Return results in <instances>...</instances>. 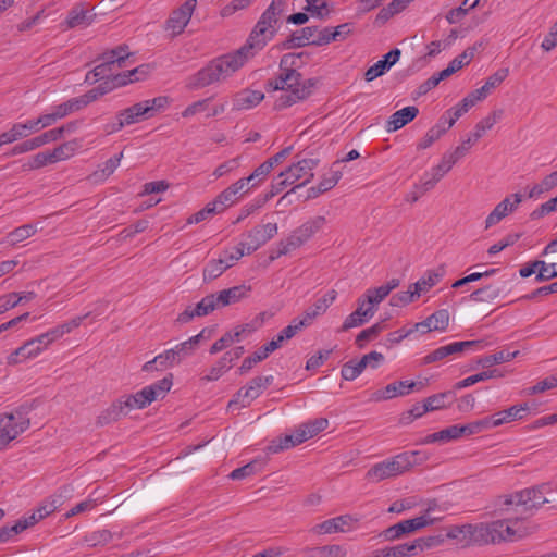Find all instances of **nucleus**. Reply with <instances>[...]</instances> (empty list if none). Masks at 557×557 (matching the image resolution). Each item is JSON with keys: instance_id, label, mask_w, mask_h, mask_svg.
<instances>
[{"instance_id": "obj_8", "label": "nucleus", "mask_w": 557, "mask_h": 557, "mask_svg": "<svg viewBox=\"0 0 557 557\" xmlns=\"http://www.w3.org/2000/svg\"><path fill=\"white\" fill-rule=\"evenodd\" d=\"M128 57L129 52L126 45L103 52L99 58L100 63L86 75V81L111 79L112 88L117 87L115 76L122 75V73H117V70L125 64Z\"/></svg>"}, {"instance_id": "obj_58", "label": "nucleus", "mask_w": 557, "mask_h": 557, "mask_svg": "<svg viewBox=\"0 0 557 557\" xmlns=\"http://www.w3.org/2000/svg\"><path fill=\"white\" fill-rule=\"evenodd\" d=\"M448 398H450V399L454 398V394L451 392H444V393H438V394L432 395V396L425 398L424 403H425L426 409H429V411H434V410H440V409L447 407L446 400Z\"/></svg>"}, {"instance_id": "obj_2", "label": "nucleus", "mask_w": 557, "mask_h": 557, "mask_svg": "<svg viewBox=\"0 0 557 557\" xmlns=\"http://www.w3.org/2000/svg\"><path fill=\"white\" fill-rule=\"evenodd\" d=\"M172 384V374H169L162 380L144 387L135 394L120 397L98 416L97 423L99 425H106L113 421H117L134 409L146 408L152 401L164 398L171 389Z\"/></svg>"}, {"instance_id": "obj_10", "label": "nucleus", "mask_w": 557, "mask_h": 557, "mask_svg": "<svg viewBox=\"0 0 557 557\" xmlns=\"http://www.w3.org/2000/svg\"><path fill=\"white\" fill-rule=\"evenodd\" d=\"M326 225V219L318 215L298 226L285 242L282 243L281 253L286 255L307 243L313 235Z\"/></svg>"}, {"instance_id": "obj_32", "label": "nucleus", "mask_w": 557, "mask_h": 557, "mask_svg": "<svg viewBox=\"0 0 557 557\" xmlns=\"http://www.w3.org/2000/svg\"><path fill=\"white\" fill-rule=\"evenodd\" d=\"M33 133L29 120H26L25 122H17L12 124L8 131L0 134V143L2 141L5 143V145H9L26 138Z\"/></svg>"}, {"instance_id": "obj_12", "label": "nucleus", "mask_w": 557, "mask_h": 557, "mask_svg": "<svg viewBox=\"0 0 557 557\" xmlns=\"http://www.w3.org/2000/svg\"><path fill=\"white\" fill-rule=\"evenodd\" d=\"M434 519L428 515L416 517L413 519L403 520L383 530L379 536L388 542H394L403 539L405 535L421 530L428 525L433 524Z\"/></svg>"}, {"instance_id": "obj_35", "label": "nucleus", "mask_w": 557, "mask_h": 557, "mask_svg": "<svg viewBox=\"0 0 557 557\" xmlns=\"http://www.w3.org/2000/svg\"><path fill=\"white\" fill-rule=\"evenodd\" d=\"M37 231V224H24L8 233L2 243L9 246H15L35 235Z\"/></svg>"}, {"instance_id": "obj_21", "label": "nucleus", "mask_w": 557, "mask_h": 557, "mask_svg": "<svg viewBox=\"0 0 557 557\" xmlns=\"http://www.w3.org/2000/svg\"><path fill=\"white\" fill-rule=\"evenodd\" d=\"M255 187L248 177H242L222 190L216 197L218 202L223 205L225 209L236 203L244 195L248 194Z\"/></svg>"}, {"instance_id": "obj_3", "label": "nucleus", "mask_w": 557, "mask_h": 557, "mask_svg": "<svg viewBox=\"0 0 557 557\" xmlns=\"http://www.w3.org/2000/svg\"><path fill=\"white\" fill-rule=\"evenodd\" d=\"M252 58L242 48L212 59L186 81L190 90L201 89L212 84L222 83L231 78Z\"/></svg>"}, {"instance_id": "obj_13", "label": "nucleus", "mask_w": 557, "mask_h": 557, "mask_svg": "<svg viewBox=\"0 0 557 557\" xmlns=\"http://www.w3.org/2000/svg\"><path fill=\"white\" fill-rule=\"evenodd\" d=\"M337 293L334 289L329 290L322 297H319L310 305L301 315L293 319L294 323L300 329L310 326L314 320L323 315L330 306L335 301Z\"/></svg>"}, {"instance_id": "obj_48", "label": "nucleus", "mask_w": 557, "mask_h": 557, "mask_svg": "<svg viewBox=\"0 0 557 557\" xmlns=\"http://www.w3.org/2000/svg\"><path fill=\"white\" fill-rule=\"evenodd\" d=\"M84 540L88 547L104 546L113 540V534L107 529H101L86 534Z\"/></svg>"}, {"instance_id": "obj_30", "label": "nucleus", "mask_w": 557, "mask_h": 557, "mask_svg": "<svg viewBox=\"0 0 557 557\" xmlns=\"http://www.w3.org/2000/svg\"><path fill=\"white\" fill-rule=\"evenodd\" d=\"M419 113V109L416 106L405 107L394 112L386 122L387 132H396L410 123Z\"/></svg>"}, {"instance_id": "obj_44", "label": "nucleus", "mask_w": 557, "mask_h": 557, "mask_svg": "<svg viewBox=\"0 0 557 557\" xmlns=\"http://www.w3.org/2000/svg\"><path fill=\"white\" fill-rule=\"evenodd\" d=\"M149 74V65L143 64L131 71L122 73V75L115 76V85H126L128 83L140 81L143 77Z\"/></svg>"}, {"instance_id": "obj_64", "label": "nucleus", "mask_w": 557, "mask_h": 557, "mask_svg": "<svg viewBox=\"0 0 557 557\" xmlns=\"http://www.w3.org/2000/svg\"><path fill=\"white\" fill-rule=\"evenodd\" d=\"M557 211V196L550 198L546 202L542 203L539 208L533 210L530 214L532 220H539Z\"/></svg>"}, {"instance_id": "obj_33", "label": "nucleus", "mask_w": 557, "mask_h": 557, "mask_svg": "<svg viewBox=\"0 0 557 557\" xmlns=\"http://www.w3.org/2000/svg\"><path fill=\"white\" fill-rule=\"evenodd\" d=\"M147 109L143 101L137 102L134 106L120 111L116 114V120H122L125 126L138 123L140 121L150 119Z\"/></svg>"}, {"instance_id": "obj_56", "label": "nucleus", "mask_w": 557, "mask_h": 557, "mask_svg": "<svg viewBox=\"0 0 557 557\" xmlns=\"http://www.w3.org/2000/svg\"><path fill=\"white\" fill-rule=\"evenodd\" d=\"M447 131V127L441 126V124H436L426 132L425 136L419 143L418 148H429L433 143L438 140Z\"/></svg>"}, {"instance_id": "obj_55", "label": "nucleus", "mask_w": 557, "mask_h": 557, "mask_svg": "<svg viewBox=\"0 0 557 557\" xmlns=\"http://www.w3.org/2000/svg\"><path fill=\"white\" fill-rule=\"evenodd\" d=\"M61 505L60 497L51 496L45 500H42L36 509L37 517L41 520L54 512Z\"/></svg>"}, {"instance_id": "obj_15", "label": "nucleus", "mask_w": 557, "mask_h": 557, "mask_svg": "<svg viewBox=\"0 0 557 557\" xmlns=\"http://www.w3.org/2000/svg\"><path fill=\"white\" fill-rule=\"evenodd\" d=\"M504 114V111L502 109H495L493 110L487 116L479 121L474 129L467 139H465L459 146L456 148H462V156L465 157L468 151L471 149L473 145H475L479 139L487 132L490 131L498 121L502 120Z\"/></svg>"}, {"instance_id": "obj_24", "label": "nucleus", "mask_w": 557, "mask_h": 557, "mask_svg": "<svg viewBox=\"0 0 557 557\" xmlns=\"http://www.w3.org/2000/svg\"><path fill=\"white\" fill-rule=\"evenodd\" d=\"M416 385L417 384L414 382H409V381L393 382V383L386 385L385 387L372 393L371 400L383 401V400L392 399L394 397L409 395L413 391Z\"/></svg>"}, {"instance_id": "obj_61", "label": "nucleus", "mask_w": 557, "mask_h": 557, "mask_svg": "<svg viewBox=\"0 0 557 557\" xmlns=\"http://www.w3.org/2000/svg\"><path fill=\"white\" fill-rule=\"evenodd\" d=\"M213 100V97H208L205 99H200L187 106L182 112V116L185 119L191 117L198 113L207 112L209 110V104Z\"/></svg>"}, {"instance_id": "obj_9", "label": "nucleus", "mask_w": 557, "mask_h": 557, "mask_svg": "<svg viewBox=\"0 0 557 557\" xmlns=\"http://www.w3.org/2000/svg\"><path fill=\"white\" fill-rule=\"evenodd\" d=\"M30 420L22 410H14L0 414V451L7 449L9 445L22 433L28 430Z\"/></svg>"}, {"instance_id": "obj_53", "label": "nucleus", "mask_w": 557, "mask_h": 557, "mask_svg": "<svg viewBox=\"0 0 557 557\" xmlns=\"http://www.w3.org/2000/svg\"><path fill=\"white\" fill-rule=\"evenodd\" d=\"M49 110L52 112L57 121L79 111L74 98L69 99L63 103L52 106Z\"/></svg>"}, {"instance_id": "obj_18", "label": "nucleus", "mask_w": 557, "mask_h": 557, "mask_svg": "<svg viewBox=\"0 0 557 557\" xmlns=\"http://www.w3.org/2000/svg\"><path fill=\"white\" fill-rule=\"evenodd\" d=\"M522 202V196L518 193L511 194L503 199L485 219V228L498 224L503 219L515 212Z\"/></svg>"}, {"instance_id": "obj_17", "label": "nucleus", "mask_w": 557, "mask_h": 557, "mask_svg": "<svg viewBox=\"0 0 557 557\" xmlns=\"http://www.w3.org/2000/svg\"><path fill=\"white\" fill-rule=\"evenodd\" d=\"M277 234L276 223H267L253 227L246 236V239L242 242L246 247L247 255L252 253L268 240L273 238Z\"/></svg>"}, {"instance_id": "obj_19", "label": "nucleus", "mask_w": 557, "mask_h": 557, "mask_svg": "<svg viewBox=\"0 0 557 557\" xmlns=\"http://www.w3.org/2000/svg\"><path fill=\"white\" fill-rule=\"evenodd\" d=\"M275 34L270 28L255 25L242 48L253 58L274 38Z\"/></svg>"}, {"instance_id": "obj_22", "label": "nucleus", "mask_w": 557, "mask_h": 557, "mask_svg": "<svg viewBox=\"0 0 557 557\" xmlns=\"http://www.w3.org/2000/svg\"><path fill=\"white\" fill-rule=\"evenodd\" d=\"M481 342L479 341H465V342H454L445 346H441L435 350L431 351L422 359V364H430L440 360H443L451 355L460 354L465 349L479 346Z\"/></svg>"}, {"instance_id": "obj_43", "label": "nucleus", "mask_w": 557, "mask_h": 557, "mask_svg": "<svg viewBox=\"0 0 557 557\" xmlns=\"http://www.w3.org/2000/svg\"><path fill=\"white\" fill-rule=\"evenodd\" d=\"M228 357L223 355L209 370L208 373L202 376V381L213 382L219 380L223 374H225L228 370L232 369V363L230 362Z\"/></svg>"}, {"instance_id": "obj_11", "label": "nucleus", "mask_w": 557, "mask_h": 557, "mask_svg": "<svg viewBox=\"0 0 557 557\" xmlns=\"http://www.w3.org/2000/svg\"><path fill=\"white\" fill-rule=\"evenodd\" d=\"M274 381L273 375L256 376L251 379L246 386L239 388L234 397L228 401V408L239 406L248 407L257 399Z\"/></svg>"}, {"instance_id": "obj_63", "label": "nucleus", "mask_w": 557, "mask_h": 557, "mask_svg": "<svg viewBox=\"0 0 557 557\" xmlns=\"http://www.w3.org/2000/svg\"><path fill=\"white\" fill-rule=\"evenodd\" d=\"M271 172L272 170L270 169V164H267L265 162L257 166L253 172L247 176L251 183V187H259Z\"/></svg>"}, {"instance_id": "obj_31", "label": "nucleus", "mask_w": 557, "mask_h": 557, "mask_svg": "<svg viewBox=\"0 0 557 557\" xmlns=\"http://www.w3.org/2000/svg\"><path fill=\"white\" fill-rule=\"evenodd\" d=\"M306 441L307 440L301 429H297L292 434H285L284 436L273 440L268 446L267 450L269 454H277L282 450L297 446Z\"/></svg>"}, {"instance_id": "obj_1", "label": "nucleus", "mask_w": 557, "mask_h": 557, "mask_svg": "<svg viewBox=\"0 0 557 557\" xmlns=\"http://www.w3.org/2000/svg\"><path fill=\"white\" fill-rule=\"evenodd\" d=\"M549 490L547 484L537 487L525 488L504 499L502 511L504 518L490 523H480L472 532L476 541L483 543H499L502 541H515L535 530L534 525L527 522L534 510L549 500L544 494Z\"/></svg>"}, {"instance_id": "obj_47", "label": "nucleus", "mask_w": 557, "mask_h": 557, "mask_svg": "<svg viewBox=\"0 0 557 557\" xmlns=\"http://www.w3.org/2000/svg\"><path fill=\"white\" fill-rule=\"evenodd\" d=\"M444 176L445 174L434 166L430 171H426L419 181L421 193L432 190Z\"/></svg>"}, {"instance_id": "obj_36", "label": "nucleus", "mask_w": 557, "mask_h": 557, "mask_svg": "<svg viewBox=\"0 0 557 557\" xmlns=\"http://www.w3.org/2000/svg\"><path fill=\"white\" fill-rule=\"evenodd\" d=\"M503 293V288L496 284H488L482 288L472 292L469 295V301L472 302H492Z\"/></svg>"}, {"instance_id": "obj_46", "label": "nucleus", "mask_w": 557, "mask_h": 557, "mask_svg": "<svg viewBox=\"0 0 557 557\" xmlns=\"http://www.w3.org/2000/svg\"><path fill=\"white\" fill-rule=\"evenodd\" d=\"M444 176L445 174L434 166L430 171H426L419 181L421 193L432 190Z\"/></svg>"}, {"instance_id": "obj_49", "label": "nucleus", "mask_w": 557, "mask_h": 557, "mask_svg": "<svg viewBox=\"0 0 557 557\" xmlns=\"http://www.w3.org/2000/svg\"><path fill=\"white\" fill-rule=\"evenodd\" d=\"M245 255H247L246 247L243 243H239L237 246L221 252L219 257L222 259L225 267L230 269Z\"/></svg>"}, {"instance_id": "obj_14", "label": "nucleus", "mask_w": 557, "mask_h": 557, "mask_svg": "<svg viewBox=\"0 0 557 557\" xmlns=\"http://www.w3.org/2000/svg\"><path fill=\"white\" fill-rule=\"evenodd\" d=\"M197 7V0H186L178 8L174 9L165 21V30L173 37L181 35L188 25Z\"/></svg>"}, {"instance_id": "obj_5", "label": "nucleus", "mask_w": 557, "mask_h": 557, "mask_svg": "<svg viewBox=\"0 0 557 557\" xmlns=\"http://www.w3.org/2000/svg\"><path fill=\"white\" fill-rule=\"evenodd\" d=\"M398 286L399 280L392 278L384 285H381L376 288L367 289L366 294L358 298L357 309L351 312L343 322L342 331H347L349 329L364 324L374 315L376 306Z\"/></svg>"}, {"instance_id": "obj_7", "label": "nucleus", "mask_w": 557, "mask_h": 557, "mask_svg": "<svg viewBox=\"0 0 557 557\" xmlns=\"http://www.w3.org/2000/svg\"><path fill=\"white\" fill-rule=\"evenodd\" d=\"M269 85L274 90L282 91L275 102L278 109L290 107L310 95V86L307 85V82L301 81L297 71H280L278 75L269 82Z\"/></svg>"}, {"instance_id": "obj_62", "label": "nucleus", "mask_w": 557, "mask_h": 557, "mask_svg": "<svg viewBox=\"0 0 557 557\" xmlns=\"http://www.w3.org/2000/svg\"><path fill=\"white\" fill-rule=\"evenodd\" d=\"M386 557H411L414 556V545L410 543L397 544L385 547Z\"/></svg>"}, {"instance_id": "obj_34", "label": "nucleus", "mask_w": 557, "mask_h": 557, "mask_svg": "<svg viewBox=\"0 0 557 557\" xmlns=\"http://www.w3.org/2000/svg\"><path fill=\"white\" fill-rule=\"evenodd\" d=\"M318 27L307 26L294 32L289 41L296 47H305L308 45L318 46V44L323 42L322 40H318Z\"/></svg>"}, {"instance_id": "obj_60", "label": "nucleus", "mask_w": 557, "mask_h": 557, "mask_svg": "<svg viewBox=\"0 0 557 557\" xmlns=\"http://www.w3.org/2000/svg\"><path fill=\"white\" fill-rule=\"evenodd\" d=\"M240 160H242L240 157H235V158L226 160L225 162L221 163L220 165H218L214 169L212 175L215 178H220L224 175L236 172L240 166Z\"/></svg>"}, {"instance_id": "obj_52", "label": "nucleus", "mask_w": 557, "mask_h": 557, "mask_svg": "<svg viewBox=\"0 0 557 557\" xmlns=\"http://www.w3.org/2000/svg\"><path fill=\"white\" fill-rule=\"evenodd\" d=\"M110 89H112V87L99 86L97 88L89 90L88 92H86L83 96L75 97L74 100H75L78 109L82 110L85 107H87L89 103L96 101L99 96H102L106 92H108Z\"/></svg>"}, {"instance_id": "obj_26", "label": "nucleus", "mask_w": 557, "mask_h": 557, "mask_svg": "<svg viewBox=\"0 0 557 557\" xmlns=\"http://www.w3.org/2000/svg\"><path fill=\"white\" fill-rule=\"evenodd\" d=\"M264 99L261 90L243 89L232 98V109L235 111L250 110Z\"/></svg>"}, {"instance_id": "obj_29", "label": "nucleus", "mask_w": 557, "mask_h": 557, "mask_svg": "<svg viewBox=\"0 0 557 557\" xmlns=\"http://www.w3.org/2000/svg\"><path fill=\"white\" fill-rule=\"evenodd\" d=\"M528 411L529 406L527 404H521L512 406L506 410L498 411L487 417V419L492 429L511 421L521 420Z\"/></svg>"}, {"instance_id": "obj_50", "label": "nucleus", "mask_w": 557, "mask_h": 557, "mask_svg": "<svg viewBox=\"0 0 557 557\" xmlns=\"http://www.w3.org/2000/svg\"><path fill=\"white\" fill-rule=\"evenodd\" d=\"M431 331H445L449 324V313L445 309L435 311L426 318Z\"/></svg>"}, {"instance_id": "obj_57", "label": "nucleus", "mask_w": 557, "mask_h": 557, "mask_svg": "<svg viewBox=\"0 0 557 557\" xmlns=\"http://www.w3.org/2000/svg\"><path fill=\"white\" fill-rule=\"evenodd\" d=\"M519 351H507V350H500L495 354L485 356L481 362L484 367H491L493 364H498L503 362H507L512 360L518 356Z\"/></svg>"}, {"instance_id": "obj_23", "label": "nucleus", "mask_w": 557, "mask_h": 557, "mask_svg": "<svg viewBox=\"0 0 557 557\" xmlns=\"http://www.w3.org/2000/svg\"><path fill=\"white\" fill-rule=\"evenodd\" d=\"M95 18L96 14L91 10L86 9L83 4H76L69 11L61 27L63 30L77 27L86 28L95 22Z\"/></svg>"}, {"instance_id": "obj_39", "label": "nucleus", "mask_w": 557, "mask_h": 557, "mask_svg": "<svg viewBox=\"0 0 557 557\" xmlns=\"http://www.w3.org/2000/svg\"><path fill=\"white\" fill-rule=\"evenodd\" d=\"M224 210L225 207L218 202V197H215L211 202H208L203 209L190 215L187 220V223L198 224L205 221L209 215L223 212Z\"/></svg>"}, {"instance_id": "obj_25", "label": "nucleus", "mask_w": 557, "mask_h": 557, "mask_svg": "<svg viewBox=\"0 0 557 557\" xmlns=\"http://www.w3.org/2000/svg\"><path fill=\"white\" fill-rule=\"evenodd\" d=\"M286 0H272L270 5L261 14L256 25L267 27L277 33V23L286 9Z\"/></svg>"}, {"instance_id": "obj_41", "label": "nucleus", "mask_w": 557, "mask_h": 557, "mask_svg": "<svg viewBox=\"0 0 557 557\" xmlns=\"http://www.w3.org/2000/svg\"><path fill=\"white\" fill-rule=\"evenodd\" d=\"M557 186V171L546 175L539 184L532 186L529 190V198H539Z\"/></svg>"}, {"instance_id": "obj_37", "label": "nucleus", "mask_w": 557, "mask_h": 557, "mask_svg": "<svg viewBox=\"0 0 557 557\" xmlns=\"http://www.w3.org/2000/svg\"><path fill=\"white\" fill-rule=\"evenodd\" d=\"M509 71L508 69H500L491 76H488L484 83V85L478 89H475V94L478 95V98L481 100H484L493 89H495L497 86H499L505 78L508 76Z\"/></svg>"}, {"instance_id": "obj_20", "label": "nucleus", "mask_w": 557, "mask_h": 557, "mask_svg": "<svg viewBox=\"0 0 557 557\" xmlns=\"http://www.w3.org/2000/svg\"><path fill=\"white\" fill-rule=\"evenodd\" d=\"M358 522L357 518L350 515H343L332 519H327L311 528V532L318 535L333 534L338 532H347L352 528V524Z\"/></svg>"}, {"instance_id": "obj_38", "label": "nucleus", "mask_w": 557, "mask_h": 557, "mask_svg": "<svg viewBox=\"0 0 557 557\" xmlns=\"http://www.w3.org/2000/svg\"><path fill=\"white\" fill-rule=\"evenodd\" d=\"M82 147L79 139H72L55 147L51 152L54 163L70 159Z\"/></svg>"}, {"instance_id": "obj_28", "label": "nucleus", "mask_w": 557, "mask_h": 557, "mask_svg": "<svg viewBox=\"0 0 557 557\" xmlns=\"http://www.w3.org/2000/svg\"><path fill=\"white\" fill-rule=\"evenodd\" d=\"M400 50L398 48L392 49L388 53H386L383 59L375 62L372 66H370L366 73L364 78L367 82H372L375 78L382 76L386 71H388L400 57Z\"/></svg>"}, {"instance_id": "obj_40", "label": "nucleus", "mask_w": 557, "mask_h": 557, "mask_svg": "<svg viewBox=\"0 0 557 557\" xmlns=\"http://www.w3.org/2000/svg\"><path fill=\"white\" fill-rule=\"evenodd\" d=\"M175 363H180L176 356L174 355V351L171 349H168L163 351L162 354L156 356L152 360L147 361L143 366V371L149 372L152 371L153 364L160 366L161 369L173 367Z\"/></svg>"}, {"instance_id": "obj_27", "label": "nucleus", "mask_w": 557, "mask_h": 557, "mask_svg": "<svg viewBox=\"0 0 557 557\" xmlns=\"http://www.w3.org/2000/svg\"><path fill=\"white\" fill-rule=\"evenodd\" d=\"M251 289L250 285L240 284L220 290L218 294H214L219 308L226 307L248 298Z\"/></svg>"}, {"instance_id": "obj_59", "label": "nucleus", "mask_w": 557, "mask_h": 557, "mask_svg": "<svg viewBox=\"0 0 557 557\" xmlns=\"http://www.w3.org/2000/svg\"><path fill=\"white\" fill-rule=\"evenodd\" d=\"M329 425V421L325 418L315 419L312 422L302 424L299 429L304 432L306 440L315 436L321 431L325 430Z\"/></svg>"}, {"instance_id": "obj_51", "label": "nucleus", "mask_w": 557, "mask_h": 557, "mask_svg": "<svg viewBox=\"0 0 557 557\" xmlns=\"http://www.w3.org/2000/svg\"><path fill=\"white\" fill-rule=\"evenodd\" d=\"M227 268L225 267L222 259L219 257L216 259L210 260L203 269V280L211 281L220 275H222Z\"/></svg>"}, {"instance_id": "obj_6", "label": "nucleus", "mask_w": 557, "mask_h": 557, "mask_svg": "<svg viewBox=\"0 0 557 557\" xmlns=\"http://www.w3.org/2000/svg\"><path fill=\"white\" fill-rule=\"evenodd\" d=\"M426 459V454L422 451H404L393 458L375 463L367 471L366 478L369 482L379 483L383 480L400 475Z\"/></svg>"}, {"instance_id": "obj_45", "label": "nucleus", "mask_w": 557, "mask_h": 557, "mask_svg": "<svg viewBox=\"0 0 557 557\" xmlns=\"http://www.w3.org/2000/svg\"><path fill=\"white\" fill-rule=\"evenodd\" d=\"M462 148H455L453 151H447L442 156V159L436 168L438 171L444 173L445 175L453 169V166L461 159Z\"/></svg>"}, {"instance_id": "obj_4", "label": "nucleus", "mask_w": 557, "mask_h": 557, "mask_svg": "<svg viewBox=\"0 0 557 557\" xmlns=\"http://www.w3.org/2000/svg\"><path fill=\"white\" fill-rule=\"evenodd\" d=\"M90 315V312H87L84 315L75 317L74 319L54 326L48 330L46 333H42L29 341L25 342L21 347L16 348L13 352L8 357V364H17L22 363L26 360L34 359L38 357L42 351H45L53 342L61 338L63 335L71 333L73 330L77 329L82 322Z\"/></svg>"}, {"instance_id": "obj_54", "label": "nucleus", "mask_w": 557, "mask_h": 557, "mask_svg": "<svg viewBox=\"0 0 557 557\" xmlns=\"http://www.w3.org/2000/svg\"><path fill=\"white\" fill-rule=\"evenodd\" d=\"M193 307L197 317H205L219 308V305L216 302L215 295L210 294L203 297L196 306Z\"/></svg>"}, {"instance_id": "obj_16", "label": "nucleus", "mask_w": 557, "mask_h": 557, "mask_svg": "<svg viewBox=\"0 0 557 557\" xmlns=\"http://www.w3.org/2000/svg\"><path fill=\"white\" fill-rule=\"evenodd\" d=\"M318 160L313 158L302 159L293 163L284 171V175L288 177L290 183L301 187L313 178V170L318 165Z\"/></svg>"}, {"instance_id": "obj_42", "label": "nucleus", "mask_w": 557, "mask_h": 557, "mask_svg": "<svg viewBox=\"0 0 557 557\" xmlns=\"http://www.w3.org/2000/svg\"><path fill=\"white\" fill-rule=\"evenodd\" d=\"M347 549L343 545L333 544L311 548L309 557H346Z\"/></svg>"}]
</instances>
